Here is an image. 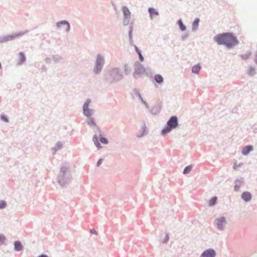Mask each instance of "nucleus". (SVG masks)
<instances>
[{
  "instance_id": "10",
  "label": "nucleus",
  "mask_w": 257,
  "mask_h": 257,
  "mask_svg": "<svg viewBox=\"0 0 257 257\" xmlns=\"http://www.w3.org/2000/svg\"><path fill=\"white\" fill-rule=\"evenodd\" d=\"M149 11L151 18L158 15V13L153 8H150Z\"/></svg>"
},
{
  "instance_id": "29",
  "label": "nucleus",
  "mask_w": 257,
  "mask_h": 257,
  "mask_svg": "<svg viewBox=\"0 0 257 257\" xmlns=\"http://www.w3.org/2000/svg\"><path fill=\"white\" fill-rule=\"evenodd\" d=\"M102 160L100 159L97 162V166H98L101 163Z\"/></svg>"
},
{
  "instance_id": "5",
  "label": "nucleus",
  "mask_w": 257,
  "mask_h": 257,
  "mask_svg": "<svg viewBox=\"0 0 257 257\" xmlns=\"http://www.w3.org/2000/svg\"><path fill=\"white\" fill-rule=\"evenodd\" d=\"M57 26L60 28L62 26L64 27V30L68 31L70 29L69 24L66 21H62L57 23Z\"/></svg>"
},
{
  "instance_id": "25",
  "label": "nucleus",
  "mask_w": 257,
  "mask_h": 257,
  "mask_svg": "<svg viewBox=\"0 0 257 257\" xmlns=\"http://www.w3.org/2000/svg\"><path fill=\"white\" fill-rule=\"evenodd\" d=\"M100 141L101 142V143H102L103 144H107V143L106 139L103 137H101L100 139Z\"/></svg>"
},
{
  "instance_id": "33",
  "label": "nucleus",
  "mask_w": 257,
  "mask_h": 257,
  "mask_svg": "<svg viewBox=\"0 0 257 257\" xmlns=\"http://www.w3.org/2000/svg\"><path fill=\"white\" fill-rule=\"evenodd\" d=\"M255 61H256V62L257 63V55H256V56Z\"/></svg>"
},
{
  "instance_id": "31",
  "label": "nucleus",
  "mask_w": 257,
  "mask_h": 257,
  "mask_svg": "<svg viewBox=\"0 0 257 257\" xmlns=\"http://www.w3.org/2000/svg\"><path fill=\"white\" fill-rule=\"evenodd\" d=\"M136 74H137V71H136L135 73L134 74V77H136Z\"/></svg>"
},
{
  "instance_id": "32",
  "label": "nucleus",
  "mask_w": 257,
  "mask_h": 257,
  "mask_svg": "<svg viewBox=\"0 0 257 257\" xmlns=\"http://www.w3.org/2000/svg\"><path fill=\"white\" fill-rule=\"evenodd\" d=\"M141 69H142L143 71H145V69H144V68L143 67H142V68H141Z\"/></svg>"
},
{
  "instance_id": "9",
  "label": "nucleus",
  "mask_w": 257,
  "mask_h": 257,
  "mask_svg": "<svg viewBox=\"0 0 257 257\" xmlns=\"http://www.w3.org/2000/svg\"><path fill=\"white\" fill-rule=\"evenodd\" d=\"M253 149L252 148V147L251 146H246L245 147L242 151V153L244 155H247L249 152H250L251 151H252Z\"/></svg>"
},
{
  "instance_id": "23",
  "label": "nucleus",
  "mask_w": 257,
  "mask_h": 257,
  "mask_svg": "<svg viewBox=\"0 0 257 257\" xmlns=\"http://www.w3.org/2000/svg\"><path fill=\"white\" fill-rule=\"evenodd\" d=\"M6 206V203L4 201H0V209L4 208Z\"/></svg>"
},
{
  "instance_id": "28",
  "label": "nucleus",
  "mask_w": 257,
  "mask_h": 257,
  "mask_svg": "<svg viewBox=\"0 0 257 257\" xmlns=\"http://www.w3.org/2000/svg\"><path fill=\"white\" fill-rule=\"evenodd\" d=\"M1 118H2V119L4 120L5 121H6V122L8 121V119H7V118L5 116H2Z\"/></svg>"
},
{
  "instance_id": "6",
  "label": "nucleus",
  "mask_w": 257,
  "mask_h": 257,
  "mask_svg": "<svg viewBox=\"0 0 257 257\" xmlns=\"http://www.w3.org/2000/svg\"><path fill=\"white\" fill-rule=\"evenodd\" d=\"M241 198L245 201H248L251 199V195L248 192H245L242 194Z\"/></svg>"
},
{
  "instance_id": "1",
  "label": "nucleus",
  "mask_w": 257,
  "mask_h": 257,
  "mask_svg": "<svg viewBox=\"0 0 257 257\" xmlns=\"http://www.w3.org/2000/svg\"><path fill=\"white\" fill-rule=\"evenodd\" d=\"M214 40L219 45H225L231 48L238 44V41L232 34L225 33L217 35L214 37Z\"/></svg>"
},
{
  "instance_id": "21",
  "label": "nucleus",
  "mask_w": 257,
  "mask_h": 257,
  "mask_svg": "<svg viewBox=\"0 0 257 257\" xmlns=\"http://www.w3.org/2000/svg\"><path fill=\"white\" fill-rule=\"evenodd\" d=\"M192 169V166H189L186 167L184 170V174L189 173L191 171Z\"/></svg>"
},
{
  "instance_id": "27",
  "label": "nucleus",
  "mask_w": 257,
  "mask_h": 257,
  "mask_svg": "<svg viewBox=\"0 0 257 257\" xmlns=\"http://www.w3.org/2000/svg\"><path fill=\"white\" fill-rule=\"evenodd\" d=\"M91 232L92 233H93V234H95V235H97V234L96 231L94 229H92L91 230Z\"/></svg>"
},
{
  "instance_id": "11",
  "label": "nucleus",
  "mask_w": 257,
  "mask_h": 257,
  "mask_svg": "<svg viewBox=\"0 0 257 257\" xmlns=\"http://www.w3.org/2000/svg\"><path fill=\"white\" fill-rule=\"evenodd\" d=\"M15 249L17 251H20L22 249V245L20 241L15 242Z\"/></svg>"
},
{
  "instance_id": "18",
  "label": "nucleus",
  "mask_w": 257,
  "mask_h": 257,
  "mask_svg": "<svg viewBox=\"0 0 257 257\" xmlns=\"http://www.w3.org/2000/svg\"><path fill=\"white\" fill-rule=\"evenodd\" d=\"M19 56L20 63H23L25 61V57L24 55L23 54V53H20Z\"/></svg>"
},
{
  "instance_id": "13",
  "label": "nucleus",
  "mask_w": 257,
  "mask_h": 257,
  "mask_svg": "<svg viewBox=\"0 0 257 257\" xmlns=\"http://www.w3.org/2000/svg\"><path fill=\"white\" fill-rule=\"evenodd\" d=\"M199 19L198 18L195 19L193 23V24H192V27H193V29L194 30H195L197 29V28L198 27V26L199 25Z\"/></svg>"
},
{
  "instance_id": "19",
  "label": "nucleus",
  "mask_w": 257,
  "mask_h": 257,
  "mask_svg": "<svg viewBox=\"0 0 257 257\" xmlns=\"http://www.w3.org/2000/svg\"><path fill=\"white\" fill-rule=\"evenodd\" d=\"M172 128L170 127L168 125V126H167L166 128H164V129H163V130H162V134H163V135H165V134H166L168 133L169 132H170L171 131V129H172Z\"/></svg>"
},
{
  "instance_id": "3",
  "label": "nucleus",
  "mask_w": 257,
  "mask_h": 257,
  "mask_svg": "<svg viewBox=\"0 0 257 257\" xmlns=\"http://www.w3.org/2000/svg\"><path fill=\"white\" fill-rule=\"evenodd\" d=\"M90 102V100H87L83 105L84 113L87 116L91 115L92 114L91 110L88 108V105Z\"/></svg>"
},
{
  "instance_id": "2",
  "label": "nucleus",
  "mask_w": 257,
  "mask_h": 257,
  "mask_svg": "<svg viewBox=\"0 0 257 257\" xmlns=\"http://www.w3.org/2000/svg\"><path fill=\"white\" fill-rule=\"evenodd\" d=\"M167 124L171 128H176L178 125L177 117L176 116H172L168 121Z\"/></svg>"
},
{
  "instance_id": "30",
  "label": "nucleus",
  "mask_w": 257,
  "mask_h": 257,
  "mask_svg": "<svg viewBox=\"0 0 257 257\" xmlns=\"http://www.w3.org/2000/svg\"><path fill=\"white\" fill-rule=\"evenodd\" d=\"M39 257H48V256L46 255L42 254V255H40Z\"/></svg>"
},
{
  "instance_id": "15",
  "label": "nucleus",
  "mask_w": 257,
  "mask_h": 257,
  "mask_svg": "<svg viewBox=\"0 0 257 257\" xmlns=\"http://www.w3.org/2000/svg\"><path fill=\"white\" fill-rule=\"evenodd\" d=\"M200 69H201L200 66L198 65H197L193 66V67L192 68V72H193V73H198Z\"/></svg>"
},
{
  "instance_id": "12",
  "label": "nucleus",
  "mask_w": 257,
  "mask_h": 257,
  "mask_svg": "<svg viewBox=\"0 0 257 257\" xmlns=\"http://www.w3.org/2000/svg\"><path fill=\"white\" fill-rule=\"evenodd\" d=\"M122 10L125 17L127 18L130 16L131 13L129 10L126 7H123Z\"/></svg>"
},
{
  "instance_id": "22",
  "label": "nucleus",
  "mask_w": 257,
  "mask_h": 257,
  "mask_svg": "<svg viewBox=\"0 0 257 257\" xmlns=\"http://www.w3.org/2000/svg\"><path fill=\"white\" fill-rule=\"evenodd\" d=\"M179 25L180 26V28L182 31H184L186 29L185 26L183 25V22L181 20L179 21Z\"/></svg>"
},
{
  "instance_id": "4",
  "label": "nucleus",
  "mask_w": 257,
  "mask_h": 257,
  "mask_svg": "<svg viewBox=\"0 0 257 257\" xmlns=\"http://www.w3.org/2000/svg\"><path fill=\"white\" fill-rule=\"evenodd\" d=\"M215 252L213 249H207L204 251L201 254V257H214Z\"/></svg>"
},
{
  "instance_id": "14",
  "label": "nucleus",
  "mask_w": 257,
  "mask_h": 257,
  "mask_svg": "<svg viewBox=\"0 0 257 257\" xmlns=\"http://www.w3.org/2000/svg\"><path fill=\"white\" fill-rule=\"evenodd\" d=\"M155 79L158 83H161L163 81V77L159 74L156 75L155 76Z\"/></svg>"
},
{
  "instance_id": "17",
  "label": "nucleus",
  "mask_w": 257,
  "mask_h": 257,
  "mask_svg": "<svg viewBox=\"0 0 257 257\" xmlns=\"http://www.w3.org/2000/svg\"><path fill=\"white\" fill-rule=\"evenodd\" d=\"M93 141L94 142V144L97 148H100L101 147L100 144L99 143L98 141V139L96 136H94L93 137Z\"/></svg>"
},
{
  "instance_id": "20",
  "label": "nucleus",
  "mask_w": 257,
  "mask_h": 257,
  "mask_svg": "<svg viewBox=\"0 0 257 257\" xmlns=\"http://www.w3.org/2000/svg\"><path fill=\"white\" fill-rule=\"evenodd\" d=\"M136 51H137V53L139 55L140 59L141 61H143L144 60V58L141 54V51L137 47L135 48Z\"/></svg>"
},
{
  "instance_id": "7",
  "label": "nucleus",
  "mask_w": 257,
  "mask_h": 257,
  "mask_svg": "<svg viewBox=\"0 0 257 257\" xmlns=\"http://www.w3.org/2000/svg\"><path fill=\"white\" fill-rule=\"evenodd\" d=\"M102 62V59L100 56H98L97 59V66L95 70V72L97 73L101 68V62Z\"/></svg>"
},
{
  "instance_id": "16",
  "label": "nucleus",
  "mask_w": 257,
  "mask_h": 257,
  "mask_svg": "<svg viewBox=\"0 0 257 257\" xmlns=\"http://www.w3.org/2000/svg\"><path fill=\"white\" fill-rule=\"evenodd\" d=\"M217 202V197H213V198H212L211 199V200L209 201V205L210 206H212L214 204H216Z\"/></svg>"
},
{
  "instance_id": "26",
  "label": "nucleus",
  "mask_w": 257,
  "mask_h": 257,
  "mask_svg": "<svg viewBox=\"0 0 257 257\" xmlns=\"http://www.w3.org/2000/svg\"><path fill=\"white\" fill-rule=\"evenodd\" d=\"M5 237L3 235H0V242H4Z\"/></svg>"
},
{
  "instance_id": "8",
  "label": "nucleus",
  "mask_w": 257,
  "mask_h": 257,
  "mask_svg": "<svg viewBox=\"0 0 257 257\" xmlns=\"http://www.w3.org/2000/svg\"><path fill=\"white\" fill-rule=\"evenodd\" d=\"M225 222V218L223 217L217 219V224L218 225V227L219 229L222 228V227H223V225L224 224Z\"/></svg>"
},
{
  "instance_id": "24",
  "label": "nucleus",
  "mask_w": 257,
  "mask_h": 257,
  "mask_svg": "<svg viewBox=\"0 0 257 257\" xmlns=\"http://www.w3.org/2000/svg\"><path fill=\"white\" fill-rule=\"evenodd\" d=\"M87 123L90 125H95V123H94L93 120L92 119V118H91L89 119Z\"/></svg>"
}]
</instances>
